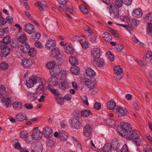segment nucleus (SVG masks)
<instances>
[{
  "label": "nucleus",
  "instance_id": "obj_10",
  "mask_svg": "<svg viewBox=\"0 0 152 152\" xmlns=\"http://www.w3.org/2000/svg\"><path fill=\"white\" fill-rule=\"evenodd\" d=\"M43 132L45 137L47 138L51 137L52 136V131L50 127L46 126L43 128Z\"/></svg>",
  "mask_w": 152,
  "mask_h": 152
},
{
  "label": "nucleus",
  "instance_id": "obj_26",
  "mask_svg": "<svg viewBox=\"0 0 152 152\" xmlns=\"http://www.w3.org/2000/svg\"><path fill=\"white\" fill-rule=\"evenodd\" d=\"M45 90L44 86L42 83H40L38 85L37 88L36 89V93L37 94H42L43 93Z\"/></svg>",
  "mask_w": 152,
  "mask_h": 152
},
{
  "label": "nucleus",
  "instance_id": "obj_61",
  "mask_svg": "<svg viewBox=\"0 0 152 152\" xmlns=\"http://www.w3.org/2000/svg\"><path fill=\"white\" fill-rule=\"evenodd\" d=\"M81 99L84 103L87 105H88V102L87 98L86 96H83L81 97Z\"/></svg>",
  "mask_w": 152,
  "mask_h": 152
},
{
  "label": "nucleus",
  "instance_id": "obj_33",
  "mask_svg": "<svg viewBox=\"0 0 152 152\" xmlns=\"http://www.w3.org/2000/svg\"><path fill=\"white\" fill-rule=\"evenodd\" d=\"M116 106L115 102L113 100H111L107 102V107L110 110L113 109Z\"/></svg>",
  "mask_w": 152,
  "mask_h": 152
},
{
  "label": "nucleus",
  "instance_id": "obj_39",
  "mask_svg": "<svg viewBox=\"0 0 152 152\" xmlns=\"http://www.w3.org/2000/svg\"><path fill=\"white\" fill-rule=\"evenodd\" d=\"M115 151H116V152H129L127 146L126 145L123 146L121 151L117 147L115 148Z\"/></svg>",
  "mask_w": 152,
  "mask_h": 152
},
{
  "label": "nucleus",
  "instance_id": "obj_19",
  "mask_svg": "<svg viewBox=\"0 0 152 152\" xmlns=\"http://www.w3.org/2000/svg\"><path fill=\"white\" fill-rule=\"evenodd\" d=\"M58 87L61 89L65 90L69 88V86L68 82L65 81L63 80L58 84Z\"/></svg>",
  "mask_w": 152,
  "mask_h": 152
},
{
  "label": "nucleus",
  "instance_id": "obj_59",
  "mask_svg": "<svg viewBox=\"0 0 152 152\" xmlns=\"http://www.w3.org/2000/svg\"><path fill=\"white\" fill-rule=\"evenodd\" d=\"M56 63L55 61H50L47 64L48 67L49 69L52 68L55 65Z\"/></svg>",
  "mask_w": 152,
  "mask_h": 152
},
{
  "label": "nucleus",
  "instance_id": "obj_51",
  "mask_svg": "<svg viewBox=\"0 0 152 152\" xmlns=\"http://www.w3.org/2000/svg\"><path fill=\"white\" fill-rule=\"evenodd\" d=\"M5 87L3 85L0 86V95L1 96H4L6 92Z\"/></svg>",
  "mask_w": 152,
  "mask_h": 152
},
{
  "label": "nucleus",
  "instance_id": "obj_48",
  "mask_svg": "<svg viewBox=\"0 0 152 152\" xmlns=\"http://www.w3.org/2000/svg\"><path fill=\"white\" fill-rule=\"evenodd\" d=\"M107 57L110 61H113L114 60V56L110 51L107 52Z\"/></svg>",
  "mask_w": 152,
  "mask_h": 152
},
{
  "label": "nucleus",
  "instance_id": "obj_41",
  "mask_svg": "<svg viewBox=\"0 0 152 152\" xmlns=\"http://www.w3.org/2000/svg\"><path fill=\"white\" fill-rule=\"evenodd\" d=\"M145 60L148 62H152V53L148 51L146 55Z\"/></svg>",
  "mask_w": 152,
  "mask_h": 152
},
{
  "label": "nucleus",
  "instance_id": "obj_37",
  "mask_svg": "<svg viewBox=\"0 0 152 152\" xmlns=\"http://www.w3.org/2000/svg\"><path fill=\"white\" fill-rule=\"evenodd\" d=\"M69 62L73 66H76L78 64V61L77 59L75 57L73 56H71L69 58Z\"/></svg>",
  "mask_w": 152,
  "mask_h": 152
},
{
  "label": "nucleus",
  "instance_id": "obj_50",
  "mask_svg": "<svg viewBox=\"0 0 152 152\" xmlns=\"http://www.w3.org/2000/svg\"><path fill=\"white\" fill-rule=\"evenodd\" d=\"M55 53H54V55L53 54V56L51 55L52 56H54L56 57V58H61L62 57V55L60 54L59 52L60 51L58 48H55Z\"/></svg>",
  "mask_w": 152,
  "mask_h": 152
},
{
  "label": "nucleus",
  "instance_id": "obj_29",
  "mask_svg": "<svg viewBox=\"0 0 152 152\" xmlns=\"http://www.w3.org/2000/svg\"><path fill=\"white\" fill-rule=\"evenodd\" d=\"M65 51L68 54H71L73 53L74 50L72 47L68 44H66L64 45Z\"/></svg>",
  "mask_w": 152,
  "mask_h": 152
},
{
  "label": "nucleus",
  "instance_id": "obj_44",
  "mask_svg": "<svg viewBox=\"0 0 152 152\" xmlns=\"http://www.w3.org/2000/svg\"><path fill=\"white\" fill-rule=\"evenodd\" d=\"M41 36L40 34L39 33L36 34L34 35H33L31 37V40L33 41H37L40 38Z\"/></svg>",
  "mask_w": 152,
  "mask_h": 152
},
{
  "label": "nucleus",
  "instance_id": "obj_35",
  "mask_svg": "<svg viewBox=\"0 0 152 152\" xmlns=\"http://www.w3.org/2000/svg\"><path fill=\"white\" fill-rule=\"evenodd\" d=\"M47 88L55 96L60 95V93L56 89L52 88V86H48Z\"/></svg>",
  "mask_w": 152,
  "mask_h": 152
},
{
  "label": "nucleus",
  "instance_id": "obj_38",
  "mask_svg": "<svg viewBox=\"0 0 152 152\" xmlns=\"http://www.w3.org/2000/svg\"><path fill=\"white\" fill-rule=\"evenodd\" d=\"M27 52L29 56L32 57H34L36 55L37 52L34 48H31L29 49Z\"/></svg>",
  "mask_w": 152,
  "mask_h": 152
},
{
  "label": "nucleus",
  "instance_id": "obj_9",
  "mask_svg": "<svg viewBox=\"0 0 152 152\" xmlns=\"http://www.w3.org/2000/svg\"><path fill=\"white\" fill-rule=\"evenodd\" d=\"M24 30L29 34H32L35 32L34 26L33 24L30 23L26 24L24 25Z\"/></svg>",
  "mask_w": 152,
  "mask_h": 152
},
{
  "label": "nucleus",
  "instance_id": "obj_52",
  "mask_svg": "<svg viewBox=\"0 0 152 152\" xmlns=\"http://www.w3.org/2000/svg\"><path fill=\"white\" fill-rule=\"evenodd\" d=\"M0 66L3 70H6L9 67V66L8 63L6 62H3L0 64Z\"/></svg>",
  "mask_w": 152,
  "mask_h": 152
},
{
  "label": "nucleus",
  "instance_id": "obj_20",
  "mask_svg": "<svg viewBox=\"0 0 152 152\" xmlns=\"http://www.w3.org/2000/svg\"><path fill=\"white\" fill-rule=\"evenodd\" d=\"M132 15L134 18H140L142 15L141 10L140 9H135L133 11L132 13Z\"/></svg>",
  "mask_w": 152,
  "mask_h": 152
},
{
  "label": "nucleus",
  "instance_id": "obj_55",
  "mask_svg": "<svg viewBox=\"0 0 152 152\" xmlns=\"http://www.w3.org/2000/svg\"><path fill=\"white\" fill-rule=\"evenodd\" d=\"M90 35L89 36V39L90 41L91 42H94L96 39V36L93 33H91Z\"/></svg>",
  "mask_w": 152,
  "mask_h": 152
},
{
  "label": "nucleus",
  "instance_id": "obj_12",
  "mask_svg": "<svg viewBox=\"0 0 152 152\" xmlns=\"http://www.w3.org/2000/svg\"><path fill=\"white\" fill-rule=\"evenodd\" d=\"M127 111L125 107H118L116 110V113L117 115L119 117L125 116L127 114Z\"/></svg>",
  "mask_w": 152,
  "mask_h": 152
},
{
  "label": "nucleus",
  "instance_id": "obj_8",
  "mask_svg": "<svg viewBox=\"0 0 152 152\" xmlns=\"http://www.w3.org/2000/svg\"><path fill=\"white\" fill-rule=\"evenodd\" d=\"M85 84L88 88L92 89L97 85V83L95 79H91L86 80Z\"/></svg>",
  "mask_w": 152,
  "mask_h": 152
},
{
  "label": "nucleus",
  "instance_id": "obj_43",
  "mask_svg": "<svg viewBox=\"0 0 152 152\" xmlns=\"http://www.w3.org/2000/svg\"><path fill=\"white\" fill-rule=\"evenodd\" d=\"M50 77H56L59 74L58 71L56 69H53L50 70Z\"/></svg>",
  "mask_w": 152,
  "mask_h": 152
},
{
  "label": "nucleus",
  "instance_id": "obj_1",
  "mask_svg": "<svg viewBox=\"0 0 152 152\" xmlns=\"http://www.w3.org/2000/svg\"><path fill=\"white\" fill-rule=\"evenodd\" d=\"M127 134V139L135 140L134 141V144L137 146H140L141 144V140L139 138L140 135L138 132L136 130H131Z\"/></svg>",
  "mask_w": 152,
  "mask_h": 152
},
{
  "label": "nucleus",
  "instance_id": "obj_64",
  "mask_svg": "<svg viewBox=\"0 0 152 152\" xmlns=\"http://www.w3.org/2000/svg\"><path fill=\"white\" fill-rule=\"evenodd\" d=\"M35 45L36 47L39 48H42L43 47L42 43L39 42H35Z\"/></svg>",
  "mask_w": 152,
  "mask_h": 152
},
{
  "label": "nucleus",
  "instance_id": "obj_28",
  "mask_svg": "<svg viewBox=\"0 0 152 152\" xmlns=\"http://www.w3.org/2000/svg\"><path fill=\"white\" fill-rule=\"evenodd\" d=\"M86 73L88 76L93 77L95 76L96 72L91 68H88L86 70Z\"/></svg>",
  "mask_w": 152,
  "mask_h": 152
},
{
  "label": "nucleus",
  "instance_id": "obj_27",
  "mask_svg": "<svg viewBox=\"0 0 152 152\" xmlns=\"http://www.w3.org/2000/svg\"><path fill=\"white\" fill-rule=\"evenodd\" d=\"M110 8L111 9V10L113 11L115 15V17L118 16L119 15V8L118 7H116L114 6V4L112 3L110 6Z\"/></svg>",
  "mask_w": 152,
  "mask_h": 152
},
{
  "label": "nucleus",
  "instance_id": "obj_57",
  "mask_svg": "<svg viewBox=\"0 0 152 152\" xmlns=\"http://www.w3.org/2000/svg\"><path fill=\"white\" fill-rule=\"evenodd\" d=\"M42 150L41 148L36 147L33 149H29V152H42Z\"/></svg>",
  "mask_w": 152,
  "mask_h": 152
},
{
  "label": "nucleus",
  "instance_id": "obj_60",
  "mask_svg": "<svg viewBox=\"0 0 152 152\" xmlns=\"http://www.w3.org/2000/svg\"><path fill=\"white\" fill-rule=\"evenodd\" d=\"M145 20H149L151 21H152V13L149 12L148 14L145 17H144Z\"/></svg>",
  "mask_w": 152,
  "mask_h": 152
},
{
  "label": "nucleus",
  "instance_id": "obj_47",
  "mask_svg": "<svg viewBox=\"0 0 152 152\" xmlns=\"http://www.w3.org/2000/svg\"><path fill=\"white\" fill-rule=\"evenodd\" d=\"M11 45L12 47L14 48H18L19 46V44L18 43L17 40H12V42L11 43Z\"/></svg>",
  "mask_w": 152,
  "mask_h": 152
},
{
  "label": "nucleus",
  "instance_id": "obj_23",
  "mask_svg": "<svg viewBox=\"0 0 152 152\" xmlns=\"http://www.w3.org/2000/svg\"><path fill=\"white\" fill-rule=\"evenodd\" d=\"M139 23L138 21L135 19L130 20L128 23V25L130 27H136Z\"/></svg>",
  "mask_w": 152,
  "mask_h": 152
},
{
  "label": "nucleus",
  "instance_id": "obj_49",
  "mask_svg": "<svg viewBox=\"0 0 152 152\" xmlns=\"http://www.w3.org/2000/svg\"><path fill=\"white\" fill-rule=\"evenodd\" d=\"M79 8L81 11L84 14H87L88 12V9L83 5H80Z\"/></svg>",
  "mask_w": 152,
  "mask_h": 152
},
{
  "label": "nucleus",
  "instance_id": "obj_63",
  "mask_svg": "<svg viewBox=\"0 0 152 152\" xmlns=\"http://www.w3.org/2000/svg\"><path fill=\"white\" fill-rule=\"evenodd\" d=\"M94 107L95 109L98 110L101 108V105L99 103L96 102L94 104Z\"/></svg>",
  "mask_w": 152,
  "mask_h": 152
},
{
  "label": "nucleus",
  "instance_id": "obj_30",
  "mask_svg": "<svg viewBox=\"0 0 152 152\" xmlns=\"http://www.w3.org/2000/svg\"><path fill=\"white\" fill-rule=\"evenodd\" d=\"M103 39L107 42H110L112 39L111 35L107 32H104L102 35Z\"/></svg>",
  "mask_w": 152,
  "mask_h": 152
},
{
  "label": "nucleus",
  "instance_id": "obj_4",
  "mask_svg": "<svg viewBox=\"0 0 152 152\" xmlns=\"http://www.w3.org/2000/svg\"><path fill=\"white\" fill-rule=\"evenodd\" d=\"M46 47L47 49H51V55L53 56V54L54 55V53H55V48H56V44L54 40L52 39H50L47 41L46 44Z\"/></svg>",
  "mask_w": 152,
  "mask_h": 152
},
{
  "label": "nucleus",
  "instance_id": "obj_40",
  "mask_svg": "<svg viewBox=\"0 0 152 152\" xmlns=\"http://www.w3.org/2000/svg\"><path fill=\"white\" fill-rule=\"evenodd\" d=\"M94 63L99 67H102L104 64V61L102 59L95 60Z\"/></svg>",
  "mask_w": 152,
  "mask_h": 152
},
{
  "label": "nucleus",
  "instance_id": "obj_3",
  "mask_svg": "<svg viewBox=\"0 0 152 152\" xmlns=\"http://www.w3.org/2000/svg\"><path fill=\"white\" fill-rule=\"evenodd\" d=\"M41 81L40 78L37 76L32 75L26 81V85L27 87L30 88L33 86L34 84H38L39 85L40 83H42Z\"/></svg>",
  "mask_w": 152,
  "mask_h": 152
},
{
  "label": "nucleus",
  "instance_id": "obj_42",
  "mask_svg": "<svg viewBox=\"0 0 152 152\" xmlns=\"http://www.w3.org/2000/svg\"><path fill=\"white\" fill-rule=\"evenodd\" d=\"M18 40L22 44L23 43H25L27 40V38L24 34H22L19 37Z\"/></svg>",
  "mask_w": 152,
  "mask_h": 152
},
{
  "label": "nucleus",
  "instance_id": "obj_6",
  "mask_svg": "<svg viewBox=\"0 0 152 152\" xmlns=\"http://www.w3.org/2000/svg\"><path fill=\"white\" fill-rule=\"evenodd\" d=\"M114 72L116 75V78L118 80L121 79L123 76V68L120 65H117L114 67Z\"/></svg>",
  "mask_w": 152,
  "mask_h": 152
},
{
  "label": "nucleus",
  "instance_id": "obj_54",
  "mask_svg": "<svg viewBox=\"0 0 152 152\" xmlns=\"http://www.w3.org/2000/svg\"><path fill=\"white\" fill-rule=\"evenodd\" d=\"M28 135L27 132L26 131H23L20 132V137L24 138L25 140L28 136Z\"/></svg>",
  "mask_w": 152,
  "mask_h": 152
},
{
  "label": "nucleus",
  "instance_id": "obj_21",
  "mask_svg": "<svg viewBox=\"0 0 152 152\" xmlns=\"http://www.w3.org/2000/svg\"><path fill=\"white\" fill-rule=\"evenodd\" d=\"M112 149L111 145L110 143H106L102 148L103 152H111Z\"/></svg>",
  "mask_w": 152,
  "mask_h": 152
},
{
  "label": "nucleus",
  "instance_id": "obj_14",
  "mask_svg": "<svg viewBox=\"0 0 152 152\" xmlns=\"http://www.w3.org/2000/svg\"><path fill=\"white\" fill-rule=\"evenodd\" d=\"M92 131V128L91 126L89 124H87L84 128L83 132L86 137H88L91 134Z\"/></svg>",
  "mask_w": 152,
  "mask_h": 152
},
{
  "label": "nucleus",
  "instance_id": "obj_2",
  "mask_svg": "<svg viewBox=\"0 0 152 152\" xmlns=\"http://www.w3.org/2000/svg\"><path fill=\"white\" fill-rule=\"evenodd\" d=\"M118 132L122 136L124 137L132 129L130 124L128 123H121L117 128Z\"/></svg>",
  "mask_w": 152,
  "mask_h": 152
},
{
  "label": "nucleus",
  "instance_id": "obj_15",
  "mask_svg": "<svg viewBox=\"0 0 152 152\" xmlns=\"http://www.w3.org/2000/svg\"><path fill=\"white\" fill-rule=\"evenodd\" d=\"M22 63L23 66L26 68L31 67L32 64L31 60L27 58L23 59L22 60Z\"/></svg>",
  "mask_w": 152,
  "mask_h": 152
},
{
  "label": "nucleus",
  "instance_id": "obj_16",
  "mask_svg": "<svg viewBox=\"0 0 152 152\" xmlns=\"http://www.w3.org/2000/svg\"><path fill=\"white\" fill-rule=\"evenodd\" d=\"M101 52L100 50L97 48H94L91 51V55L94 58L96 59V58H99L101 55Z\"/></svg>",
  "mask_w": 152,
  "mask_h": 152
},
{
  "label": "nucleus",
  "instance_id": "obj_56",
  "mask_svg": "<svg viewBox=\"0 0 152 152\" xmlns=\"http://www.w3.org/2000/svg\"><path fill=\"white\" fill-rule=\"evenodd\" d=\"M80 42L83 49H86L88 47V46L87 42L83 41V40H80Z\"/></svg>",
  "mask_w": 152,
  "mask_h": 152
},
{
  "label": "nucleus",
  "instance_id": "obj_17",
  "mask_svg": "<svg viewBox=\"0 0 152 152\" xmlns=\"http://www.w3.org/2000/svg\"><path fill=\"white\" fill-rule=\"evenodd\" d=\"M27 117L26 114L23 113H18L16 116V120L19 121H22L24 120H27Z\"/></svg>",
  "mask_w": 152,
  "mask_h": 152
},
{
  "label": "nucleus",
  "instance_id": "obj_18",
  "mask_svg": "<svg viewBox=\"0 0 152 152\" xmlns=\"http://www.w3.org/2000/svg\"><path fill=\"white\" fill-rule=\"evenodd\" d=\"M20 45V49L24 53L27 52L30 48V47L29 45L26 43H23Z\"/></svg>",
  "mask_w": 152,
  "mask_h": 152
},
{
  "label": "nucleus",
  "instance_id": "obj_13",
  "mask_svg": "<svg viewBox=\"0 0 152 152\" xmlns=\"http://www.w3.org/2000/svg\"><path fill=\"white\" fill-rule=\"evenodd\" d=\"M48 81L49 83L48 86H54L58 83V78L55 77H50L48 78Z\"/></svg>",
  "mask_w": 152,
  "mask_h": 152
},
{
  "label": "nucleus",
  "instance_id": "obj_36",
  "mask_svg": "<svg viewBox=\"0 0 152 152\" xmlns=\"http://www.w3.org/2000/svg\"><path fill=\"white\" fill-rule=\"evenodd\" d=\"M37 94L32 93V92H28L27 93L28 97L30 99H32V100H35L37 99Z\"/></svg>",
  "mask_w": 152,
  "mask_h": 152
},
{
  "label": "nucleus",
  "instance_id": "obj_31",
  "mask_svg": "<svg viewBox=\"0 0 152 152\" xmlns=\"http://www.w3.org/2000/svg\"><path fill=\"white\" fill-rule=\"evenodd\" d=\"M13 108L16 110L21 109L22 107V105L21 103L19 102H16L12 104Z\"/></svg>",
  "mask_w": 152,
  "mask_h": 152
},
{
  "label": "nucleus",
  "instance_id": "obj_53",
  "mask_svg": "<svg viewBox=\"0 0 152 152\" xmlns=\"http://www.w3.org/2000/svg\"><path fill=\"white\" fill-rule=\"evenodd\" d=\"M147 31L148 34L152 32V23H149L148 24L147 27Z\"/></svg>",
  "mask_w": 152,
  "mask_h": 152
},
{
  "label": "nucleus",
  "instance_id": "obj_5",
  "mask_svg": "<svg viewBox=\"0 0 152 152\" xmlns=\"http://www.w3.org/2000/svg\"><path fill=\"white\" fill-rule=\"evenodd\" d=\"M31 136L34 140H39L42 137V133L38 128L36 127L33 129Z\"/></svg>",
  "mask_w": 152,
  "mask_h": 152
},
{
  "label": "nucleus",
  "instance_id": "obj_58",
  "mask_svg": "<svg viewBox=\"0 0 152 152\" xmlns=\"http://www.w3.org/2000/svg\"><path fill=\"white\" fill-rule=\"evenodd\" d=\"M56 99L60 104L62 105L64 103V99L63 97L58 96L56 97Z\"/></svg>",
  "mask_w": 152,
  "mask_h": 152
},
{
  "label": "nucleus",
  "instance_id": "obj_32",
  "mask_svg": "<svg viewBox=\"0 0 152 152\" xmlns=\"http://www.w3.org/2000/svg\"><path fill=\"white\" fill-rule=\"evenodd\" d=\"M79 113L80 114V115L85 117H87L89 115L93 114L90 110H83L81 111V112H80Z\"/></svg>",
  "mask_w": 152,
  "mask_h": 152
},
{
  "label": "nucleus",
  "instance_id": "obj_34",
  "mask_svg": "<svg viewBox=\"0 0 152 152\" xmlns=\"http://www.w3.org/2000/svg\"><path fill=\"white\" fill-rule=\"evenodd\" d=\"M80 68L76 66H72L70 69L71 72L73 74L77 75L79 72Z\"/></svg>",
  "mask_w": 152,
  "mask_h": 152
},
{
  "label": "nucleus",
  "instance_id": "obj_45",
  "mask_svg": "<svg viewBox=\"0 0 152 152\" xmlns=\"http://www.w3.org/2000/svg\"><path fill=\"white\" fill-rule=\"evenodd\" d=\"M123 1V0H115V4H114V6L115 7H120L122 6Z\"/></svg>",
  "mask_w": 152,
  "mask_h": 152
},
{
  "label": "nucleus",
  "instance_id": "obj_62",
  "mask_svg": "<svg viewBox=\"0 0 152 152\" xmlns=\"http://www.w3.org/2000/svg\"><path fill=\"white\" fill-rule=\"evenodd\" d=\"M58 6L61 11L64 12L66 11V9L67 7H66V5L59 4Z\"/></svg>",
  "mask_w": 152,
  "mask_h": 152
},
{
  "label": "nucleus",
  "instance_id": "obj_24",
  "mask_svg": "<svg viewBox=\"0 0 152 152\" xmlns=\"http://www.w3.org/2000/svg\"><path fill=\"white\" fill-rule=\"evenodd\" d=\"M2 55L4 57H6L9 55L11 53V50L8 47H5L1 50Z\"/></svg>",
  "mask_w": 152,
  "mask_h": 152
},
{
  "label": "nucleus",
  "instance_id": "obj_46",
  "mask_svg": "<svg viewBox=\"0 0 152 152\" xmlns=\"http://www.w3.org/2000/svg\"><path fill=\"white\" fill-rule=\"evenodd\" d=\"M11 40V39L10 36L7 35L3 38L2 41L4 42L6 44L8 45L10 42Z\"/></svg>",
  "mask_w": 152,
  "mask_h": 152
},
{
  "label": "nucleus",
  "instance_id": "obj_11",
  "mask_svg": "<svg viewBox=\"0 0 152 152\" xmlns=\"http://www.w3.org/2000/svg\"><path fill=\"white\" fill-rule=\"evenodd\" d=\"M2 102L3 105L7 107L11 106L13 102L12 99L9 97H5L3 96L2 99Z\"/></svg>",
  "mask_w": 152,
  "mask_h": 152
},
{
  "label": "nucleus",
  "instance_id": "obj_22",
  "mask_svg": "<svg viewBox=\"0 0 152 152\" xmlns=\"http://www.w3.org/2000/svg\"><path fill=\"white\" fill-rule=\"evenodd\" d=\"M59 137L63 141L66 140L68 137L67 133L64 131H60L59 133Z\"/></svg>",
  "mask_w": 152,
  "mask_h": 152
},
{
  "label": "nucleus",
  "instance_id": "obj_7",
  "mask_svg": "<svg viewBox=\"0 0 152 152\" xmlns=\"http://www.w3.org/2000/svg\"><path fill=\"white\" fill-rule=\"evenodd\" d=\"M70 123L73 128L78 129L80 128V123L79 119L73 118L71 119Z\"/></svg>",
  "mask_w": 152,
  "mask_h": 152
},
{
  "label": "nucleus",
  "instance_id": "obj_25",
  "mask_svg": "<svg viewBox=\"0 0 152 152\" xmlns=\"http://www.w3.org/2000/svg\"><path fill=\"white\" fill-rule=\"evenodd\" d=\"M37 4L38 8L40 11H42L43 10V6L46 7H48L47 5V2L44 1H38L37 2Z\"/></svg>",
  "mask_w": 152,
  "mask_h": 152
}]
</instances>
